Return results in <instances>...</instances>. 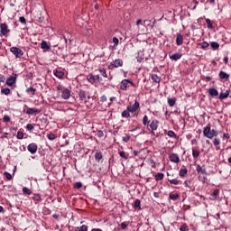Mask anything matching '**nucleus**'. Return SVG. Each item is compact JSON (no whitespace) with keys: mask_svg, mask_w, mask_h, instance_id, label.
<instances>
[{"mask_svg":"<svg viewBox=\"0 0 231 231\" xmlns=\"http://www.w3.org/2000/svg\"><path fill=\"white\" fill-rule=\"evenodd\" d=\"M54 75H55L56 77H58V79H62V77H64V72L56 70V72L54 73Z\"/></svg>","mask_w":231,"mask_h":231,"instance_id":"393cba45","label":"nucleus"},{"mask_svg":"<svg viewBox=\"0 0 231 231\" xmlns=\"http://www.w3.org/2000/svg\"><path fill=\"white\" fill-rule=\"evenodd\" d=\"M168 136H170V138H176V134L174 133V131H169Z\"/></svg>","mask_w":231,"mask_h":231,"instance_id":"e433bc0d","label":"nucleus"},{"mask_svg":"<svg viewBox=\"0 0 231 231\" xmlns=\"http://www.w3.org/2000/svg\"><path fill=\"white\" fill-rule=\"evenodd\" d=\"M4 122H10V116H4Z\"/></svg>","mask_w":231,"mask_h":231,"instance_id":"5fc2aeb1","label":"nucleus"},{"mask_svg":"<svg viewBox=\"0 0 231 231\" xmlns=\"http://www.w3.org/2000/svg\"><path fill=\"white\" fill-rule=\"evenodd\" d=\"M79 97L80 100H82V101L86 100V91L79 90Z\"/></svg>","mask_w":231,"mask_h":231,"instance_id":"a211bd4d","label":"nucleus"},{"mask_svg":"<svg viewBox=\"0 0 231 231\" xmlns=\"http://www.w3.org/2000/svg\"><path fill=\"white\" fill-rule=\"evenodd\" d=\"M0 33L2 36H5L6 33H8V25H6V23H1Z\"/></svg>","mask_w":231,"mask_h":231,"instance_id":"423d86ee","label":"nucleus"},{"mask_svg":"<svg viewBox=\"0 0 231 231\" xmlns=\"http://www.w3.org/2000/svg\"><path fill=\"white\" fill-rule=\"evenodd\" d=\"M6 80V78H5L3 75L0 74V82H5Z\"/></svg>","mask_w":231,"mask_h":231,"instance_id":"4d7b16f0","label":"nucleus"},{"mask_svg":"<svg viewBox=\"0 0 231 231\" xmlns=\"http://www.w3.org/2000/svg\"><path fill=\"white\" fill-rule=\"evenodd\" d=\"M120 226H121L122 230H125V228H127V224L121 223Z\"/></svg>","mask_w":231,"mask_h":231,"instance_id":"864d4df0","label":"nucleus"},{"mask_svg":"<svg viewBox=\"0 0 231 231\" xmlns=\"http://www.w3.org/2000/svg\"><path fill=\"white\" fill-rule=\"evenodd\" d=\"M169 181L172 185H178V183H180V181L178 180H176V179L169 180Z\"/></svg>","mask_w":231,"mask_h":231,"instance_id":"58836bf2","label":"nucleus"},{"mask_svg":"<svg viewBox=\"0 0 231 231\" xmlns=\"http://www.w3.org/2000/svg\"><path fill=\"white\" fill-rule=\"evenodd\" d=\"M180 231H187V224L182 225V226L180 227Z\"/></svg>","mask_w":231,"mask_h":231,"instance_id":"09e8293b","label":"nucleus"},{"mask_svg":"<svg viewBox=\"0 0 231 231\" xmlns=\"http://www.w3.org/2000/svg\"><path fill=\"white\" fill-rule=\"evenodd\" d=\"M134 207L135 208H138L139 210L142 209V207L140 206V199H135L134 202Z\"/></svg>","mask_w":231,"mask_h":231,"instance_id":"4be33fe9","label":"nucleus"},{"mask_svg":"<svg viewBox=\"0 0 231 231\" xmlns=\"http://www.w3.org/2000/svg\"><path fill=\"white\" fill-rule=\"evenodd\" d=\"M178 198H180V194H178V193L170 194V199L176 200V199H178Z\"/></svg>","mask_w":231,"mask_h":231,"instance_id":"c85d7f7f","label":"nucleus"},{"mask_svg":"<svg viewBox=\"0 0 231 231\" xmlns=\"http://www.w3.org/2000/svg\"><path fill=\"white\" fill-rule=\"evenodd\" d=\"M140 24H142V19L136 21V26H140Z\"/></svg>","mask_w":231,"mask_h":231,"instance_id":"680f3d73","label":"nucleus"},{"mask_svg":"<svg viewBox=\"0 0 231 231\" xmlns=\"http://www.w3.org/2000/svg\"><path fill=\"white\" fill-rule=\"evenodd\" d=\"M219 77H220V79H228L230 75L226 74L225 71H220Z\"/></svg>","mask_w":231,"mask_h":231,"instance_id":"412c9836","label":"nucleus"},{"mask_svg":"<svg viewBox=\"0 0 231 231\" xmlns=\"http://www.w3.org/2000/svg\"><path fill=\"white\" fill-rule=\"evenodd\" d=\"M206 23H207V24H208V28L212 29V22L210 21V19H207V20H206Z\"/></svg>","mask_w":231,"mask_h":231,"instance_id":"37998d69","label":"nucleus"},{"mask_svg":"<svg viewBox=\"0 0 231 231\" xmlns=\"http://www.w3.org/2000/svg\"><path fill=\"white\" fill-rule=\"evenodd\" d=\"M223 137L224 138H226L228 140V138H230V135L228 134H223Z\"/></svg>","mask_w":231,"mask_h":231,"instance_id":"69168bd1","label":"nucleus"},{"mask_svg":"<svg viewBox=\"0 0 231 231\" xmlns=\"http://www.w3.org/2000/svg\"><path fill=\"white\" fill-rule=\"evenodd\" d=\"M17 138H18V140H23V138H24V134H23V132H21V131H18Z\"/></svg>","mask_w":231,"mask_h":231,"instance_id":"2f4dec72","label":"nucleus"},{"mask_svg":"<svg viewBox=\"0 0 231 231\" xmlns=\"http://www.w3.org/2000/svg\"><path fill=\"white\" fill-rule=\"evenodd\" d=\"M19 21L22 23V24H26V18H24V16L20 17Z\"/></svg>","mask_w":231,"mask_h":231,"instance_id":"c03bdc74","label":"nucleus"},{"mask_svg":"<svg viewBox=\"0 0 231 231\" xmlns=\"http://www.w3.org/2000/svg\"><path fill=\"white\" fill-rule=\"evenodd\" d=\"M211 48H213V50H217L219 48V43L216 42H211Z\"/></svg>","mask_w":231,"mask_h":231,"instance_id":"7c9ffc66","label":"nucleus"},{"mask_svg":"<svg viewBox=\"0 0 231 231\" xmlns=\"http://www.w3.org/2000/svg\"><path fill=\"white\" fill-rule=\"evenodd\" d=\"M95 159H96L97 162H100V160H102V152H96V154H95Z\"/></svg>","mask_w":231,"mask_h":231,"instance_id":"bb28decb","label":"nucleus"},{"mask_svg":"<svg viewBox=\"0 0 231 231\" xmlns=\"http://www.w3.org/2000/svg\"><path fill=\"white\" fill-rule=\"evenodd\" d=\"M176 43H177V46H181V44H183V36L181 34H179L177 36Z\"/></svg>","mask_w":231,"mask_h":231,"instance_id":"4468645a","label":"nucleus"},{"mask_svg":"<svg viewBox=\"0 0 231 231\" xmlns=\"http://www.w3.org/2000/svg\"><path fill=\"white\" fill-rule=\"evenodd\" d=\"M15 77L14 76H10L7 80H6V85L7 86H14V84H15Z\"/></svg>","mask_w":231,"mask_h":231,"instance_id":"9b49d317","label":"nucleus"},{"mask_svg":"<svg viewBox=\"0 0 231 231\" xmlns=\"http://www.w3.org/2000/svg\"><path fill=\"white\" fill-rule=\"evenodd\" d=\"M170 59H171V60H179V59H181V54L174 53L173 55L170 56Z\"/></svg>","mask_w":231,"mask_h":231,"instance_id":"f3484780","label":"nucleus"},{"mask_svg":"<svg viewBox=\"0 0 231 231\" xmlns=\"http://www.w3.org/2000/svg\"><path fill=\"white\" fill-rule=\"evenodd\" d=\"M144 24H148V26H151V20H144L143 21Z\"/></svg>","mask_w":231,"mask_h":231,"instance_id":"052dcab7","label":"nucleus"},{"mask_svg":"<svg viewBox=\"0 0 231 231\" xmlns=\"http://www.w3.org/2000/svg\"><path fill=\"white\" fill-rule=\"evenodd\" d=\"M35 199H36V201H41V196H39V195L35 196Z\"/></svg>","mask_w":231,"mask_h":231,"instance_id":"338daca9","label":"nucleus"},{"mask_svg":"<svg viewBox=\"0 0 231 231\" xmlns=\"http://www.w3.org/2000/svg\"><path fill=\"white\" fill-rule=\"evenodd\" d=\"M124 66V61L120 59H117L110 63L108 69H115V68H122Z\"/></svg>","mask_w":231,"mask_h":231,"instance_id":"f03ea898","label":"nucleus"},{"mask_svg":"<svg viewBox=\"0 0 231 231\" xmlns=\"http://www.w3.org/2000/svg\"><path fill=\"white\" fill-rule=\"evenodd\" d=\"M192 154L194 158H198V156H199V151L198 150H193L192 151Z\"/></svg>","mask_w":231,"mask_h":231,"instance_id":"4c0bfd02","label":"nucleus"},{"mask_svg":"<svg viewBox=\"0 0 231 231\" xmlns=\"http://www.w3.org/2000/svg\"><path fill=\"white\" fill-rule=\"evenodd\" d=\"M1 93L3 95H10V88H2Z\"/></svg>","mask_w":231,"mask_h":231,"instance_id":"72a5a7b5","label":"nucleus"},{"mask_svg":"<svg viewBox=\"0 0 231 231\" xmlns=\"http://www.w3.org/2000/svg\"><path fill=\"white\" fill-rule=\"evenodd\" d=\"M224 62H226V64L228 63V57H225V58H224Z\"/></svg>","mask_w":231,"mask_h":231,"instance_id":"774afa93","label":"nucleus"},{"mask_svg":"<svg viewBox=\"0 0 231 231\" xmlns=\"http://www.w3.org/2000/svg\"><path fill=\"white\" fill-rule=\"evenodd\" d=\"M27 115H39V113H41V110L37 109V108H28L26 110Z\"/></svg>","mask_w":231,"mask_h":231,"instance_id":"1a4fd4ad","label":"nucleus"},{"mask_svg":"<svg viewBox=\"0 0 231 231\" xmlns=\"http://www.w3.org/2000/svg\"><path fill=\"white\" fill-rule=\"evenodd\" d=\"M152 80H153V82H156L158 84V83H160L161 79H160V77H158V75L153 74V75H152Z\"/></svg>","mask_w":231,"mask_h":231,"instance_id":"5701e85b","label":"nucleus"},{"mask_svg":"<svg viewBox=\"0 0 231 231\" xmlns=\"http://www.w3.org/2000/svg\"><path fill=\"white\" fill-rule=\"evenodd\" d=\"M119 155L121 156V158H124L125 160H127V157L125 156V152H120Z\"/></svg>","mask_w":231,"mask_h":231,"instance_id":"8fccbe9b","label":"nucleus"},{"mask_svg":"<svg viewBox=\"0 0 231 231\" xmlns=\"http://www.w3.org/2000/svg\"><path fill=\"white\" fill-rule=\"evenodd\" d=\"M229 95H230V91L226 90L225 93H220L218 98L219 100H225V98H228Z\"/></svg>","mask_w":231,"mask_h":231,"instance_id":"ddd939ff","label":"nucleus"},{"mask_svg":"<svg viewBox=\"0 0 231 231\" xmlns=\"http://www.w3.org/2000/svg\"><path fill=\"white\" fill-rule=\"evenodd\" d=\"M113 42H114L115 46H118V42H119L118 38L114 37L113 38Z\"/></svg>","mask_w":231,"mask_h":231,"instance_id":"de8ad7c7","label":"nucleus"},{"mask_svg":"<svg viewBox=\"0 0 231 231\" xmlns=\"http://www.w3.org/2000/svg\"><path fill=\"white\" fill-rule=\"evenodd\" d=\"M208 95L209 97H217V95H219V92H217V89L214 88H210L208 89Z\"/></svg>","mask_w":231,"mask_h":231,"instance_id":"9d476101","label":"nucleus"},{"mask_svg":"<svg viewBox=\"0 0 231 231\" xmlns=\"http://www.w3.org/2000/svg\"><path fill=\"white\" fill-rule=\"evenodd\" d=\"M185 174H187V169H181L180 171V178H183V176H185Z\"/></svg>","mask_w":231,"mask_h":231,"instance_id":"c9c22d12","label":"nucleus"},{"mask_svg":"<svg viewBox=\"0 0 231 231\" xmlns=\"http://www.w3.org/2000/svg\"><path fill=\"white\" fill-rule=\"evenodd\" d=\"M203 134H204V136H206V138L212 139L214 138V136L217 135V131L211 130L210 125H208L207 127L204 129Z\"/></svg>","mask_w":231,"mask_h":231,"instance_id":"f257e3e1","label":"nucleus"},{"mask_svg":"<svg viewBox=\"0 0 231 231\" xmlns=\"http://www.w3.org/2000/svg\"><path fill=\"white\" fill-rule=\"evenodd\" d=\"M130 112H129V110H125V111H123V113H122V116L124 117V118H129V116H130V114H129Z\"/></svg>","mask_w":231,"mask_h":231,"instance_id":"cd10ccee","label":"nucleus"},{"mask_svg":"<svg viewBox=\"0 0 231 231\" xmlns=\"http://www.w3.org/2000/svg\"><path fill=\"white\" fill-rule=\"evenodd\" d=\"M131 137L129 136V135H127V136H125V137H123V141L124 142H129V139H130Z\"/></svg>","mask_w":231,"mask_h":231,"instance_id":"13d9d810","label":"nucleus"},{"mask_svg":"<svg viewBox=\"0 0 231 231\" xmlns=\"http://www.w3.org/2000/svg\"><path fill=\"white\" fill-rule=\"evenodd\" d=\"M100 73H102L103 77H107V74L106 73V69H100Z\"/></svg>","mask_w":231,"mask_h":231,"instance_id":"6e6d98bb","label":"nucleus"},{"mask_svg":"<svg viewBox=\"0 0 231 231\" xmlns=\"http://www.w3.org/2000/svg\"><path fill=\"white\" fill-rule=\"evenodd\" d=\"M202 48H208V42H204L202 43Z\"/></svg>","mask_w":231,"mask_h":231,"instance_id":"bf43d9fd","label":"nucleus"},{"mask_svg":"<svg viewBox=\"0 0 231 231\" xmlns=\"http://www.w3.org/2000/svg\"><path fill=\"white\" fill-rule=\"evenodd\" d=\"M168 104H169L170 107H174V104H176V99H174V98L168 99Z\"/></svg>","mask_w":231,"mask_h":231,"instance_id":"b1692460","label":"nucleus"},{"mask_svg":"<svg viewBox=\"0 0 231 231\" xmlns=\"http://www.w3.org/2000/svg\"><path fill=\"white\" fill-rule=\"evenodd\" d=\"M76 231H88V226H81L80 227H78Z\"/></svg>","mask_w":231,"mask_h":231,"instance_id":"473e14b6","label":"nucleus"},{"mask_svg":"<svg viewBox=\"0 0 231 231\" xmlns=\"http://www.w3.org/2000/svg\"><path fill=\"white\" fill-rule=\"evenodd\" d=\"M41 46L42 50H50V46L48 45V42L46 41H42Z\"/></svg>","mask_w":231,"mask_h":231,"instance_id":"6ab92c4d","label":"nucleus"},{"mask_svg":"<svg viewBox=\"0 0 231 231\" xmlns=\"http://www.w3.org/2000/svg\"><path fill=\"white\" fill-rule=\"evenodd\" d=\"M97 136L102 138V136H104V132L102 130L97 131Z\"/></svg>","mask_w":231,"mask_h":231,"instance_id":"603ef678","label":"nucleus"},{"mask_svg":"<svg viewBox=\"0 0 231 231\" xmlns=\"http://www.w3.org/2000/svg\"><path fill=\"white\" fill-rule=\"evenodd\" d=\"M11 53L14 54L15 57L19 58V57H23V55H24V52H23V51L17 47H12L10 49Z\"/></svg>","mask_w":231,"mask_h":231,"instance_id":"7ed1b4c3","label":"nucleus"},{"mask_svg":"<svg viewBox=\"0 0 231 231\" xmlns=\"http://www.w3.org/2000/svg\"><path fill=\"white\" fill-rule=\"evenodd\" d=\"M87 79L88 80V82H90V84H95V76H93V74H89L87 77Z\"/></svg>","mask_w":231,"mask_h":231,"instance_id":"aec40b11","label":"nucleus"},{"mask_svg":"<svg viewBox=\"0 0 231 231\" xmlns=\"http://www.w3.org/2000/svg\"><path fill=\"white\" fill-rule=\"evenodd\" d=\"M170 160L173 163H178V162H180V157H178V155L176 153H172V154L170 155Z\"/></svg>","mask_w":231,"mask_h":231,"instance_id":"f8f14e48","label":"nucleus"},{"mask_svg":"<svg viewBox=\"0 0 231 231\" xmlns=\"http://www.w3.org/2000/svg\"><path fill=\"white\" fill-rule=\"evenodd\" d=\"M197 172L199 174H207V171L203 169L199 164L197 165Z\"/></svg>","mask_w":231,"mask_h":231,"instance_id":"dca6fc26","label":"nucleus"},{"mask_svg":"<svg viewBox=\"0 0 231 231\" xmlns=\"http://www.w3.org/2000/svg\"><path fill=\"white\" fill-rule=\"evenodd\" d=\"M156 181H160L161 180H163V173H157L155 175Z\"/></svg>","mask_w":231,"mask_h":231,"instance_id":"a878e982","label":"nucleus"},{"mask_svg":"<svg viewBox=\"0 0 231 231\" xmlns=\"http://www.w3.org/2000/svg\"><path fill=\"white\" fill-rule=\"evenodd\" d=\"M106 100H107V97H106V96H102L101 102H106Z\"/></svg>","mask_w":231,"mask_h":231,"instance_id":"0e129e2a","label":"nucleus"},{"mask_svg":"<svg viewBox=\"0 0 231 231\" xmlns=\"http://www.w3.org/2000/svg\"><path fill=\"white\" fill-rule=\"evenodd\" d=\"M29 152H31L32 154H35V152H37V144L35 143H30L27 147Z\"/></svg>","mask_w":231,"mask_h":231,"instance_id":"6e6552de","label":"nucleus"},{"mask_svg":"<svg viewBox=\"0 0 231 231\" xmlns=\"http://www.w3.org/2000/svg\"><path fill=\"white\" fill-rule=\"evenodd\" d=\"M147 120H148L147 116H144V117L143 119V125H149V122Z\"/></svg>","mask_w":231,"mask_h":231,"instance_id":"ea45409f","label":"nucleus"},{"mask_svg":"<svg viewBox=\"0 0 231 231\" xmlns=\"http://www.w3.org/2000/svg\"><path fill=\"white\" fill-rule=\"evenodd\" d=\"M70 97H71V92L69 91V89L65 88L62 91L61 98H63L64 100H68V98H69Z\"/></svg>","mask_w":231,"mask_h":231,"instance_id":"0eeeda50","label":"nucleus"},{"mask_svg":"<svg viewBox=\"0 0 231 231\" xmlns=\"http://www.w3.org/2000/svg\"><path fill=\"white\" fill-rule=\"evenodd\" d=\"M82 188V183L81 182H76L74 184V189H81Z\"/></svg>","mask_w":231,"mask_h":231,"instance_id":"a19ab883","label":"nucleus"},{"mask_svg":"<svg viewBox=\"0 0 231 231\" xmlns=\"http://www.w3.org/2000/svg\"><path fill=\"white\" fill-rule=\"evenodd\" d=\"M4 174L6 180H12V174H10L8 171H5Z\"/></svg>","mask_w":231,"mask_h":231,"instance_id":"79ce46f5","label":"nucleus"},{"mask_svg":"<svg viewBox=\"0 0 231 231\" xmlns=\"http://www.w3.org/2000/svg\"><path fill=\"white\" fill-rule=\"evenodd\" d=\"M218 195H219V189H215V190L213 191V194H212L213 199H216Z\"/></svg>","mask_w":231,"mask_h":231,"instance_id":"f704fd0d","label":"nucleus"},{"mask_svg":"<svg viewBox=\"0 0 231 231\" xmlns=\"http://www.w3.org/2000/svg\"><path fill=\"white\" fill-rule=\"evenodd\" d=\"M48 138H49V140H55L56 136H55L54 134L51 133V134H48Z\"/></svg>","mask_w":231,"mask_h":231,"instance_id":"a18cd8bd","label":"nucleus"},{"mask_svg":"<svg viewBox=\"0 0 231 231\" xmlns=\"http://www.w3.org/2000/svg\"><path fill=\"white\" fill-rule=\"evenodd\" d=\"M26 129H27V131H32V129H33V125L28 124L27 126H26Z\"/></svg>","mask_w":231,"mask_h":231,"instance_id":"49530a36","label":"nucleus"},{"mask_svg":"<svg viewBox=\"0 0 231 231\" xmlns=\"http://www.w3.org/2000/svg\"><path fill=\"white\" fill-rule=\"evenodd\" d=\"M214 145H219V140L214 139Z\"/></svg>","mask_w":231,"mask_h":231,"instance_id":"e2e57ef3","label":"nucleus"},{"mask_svg":"<svg viewBox=\"0 0 231 231\" xmlns=\"http://www.w3.org/2000/svg\"><path fill=\"white\" fill-rule=\"evenodd\" d=\"M27 91L30 92V93H32V95H35V88H29L27 89Z\"/></svg>","mask_w":231,"mask_h":231,"instance_id":"3c124183","label":"nucleus"},{"mask_svg":"<svg viewBox=\"0 0 231 231\" xmlns=\"http://www.w3.org/2000/svg\"><path fill=\"white\" fill-rule=\"evenodd\" d=\"M158 124H159L158 121H152L150 124V127H151L152 131H156V129H158Z\"/></svg>","mask_w":231,"mask_h":231,"instance_id":"2eb2a0df","label":"nucleus"},{"mask_svg":"<svg viewBox=\"0 0 231 231\" xmlns=\"http://www.w3.org/2000/svg\"><path fill=\"white\" fill-rule=\"evenodd\" d=\"M127 84H131L132 86H134V83H133L132 81L128 79H123L121 82L120 89H122L123 91H125V89H127Z\"/></svg>","mask_w":231,"mask_h":231,"instance_id":"39448f33","label":"nucleus"},{"mask_svg":"<svg viewBox=\"0 0 231 231\" xmlns=\"http://www.w3.org/2000/svg\"><path fill=\"white\" fill-rule=\"evenodd\" d=\"M139 107H140V103L137 100H135L133 106H130L127 107V111H129L130 113H135V111H137Z\"/></svg>","mask_w":231,"mask_h":231,"instance_id":"20e7f679","label":"nucleus"},{"mask_svg":"<svg viewBox=\"0 0 231 231\" xmlns=\"http://www.w3.org/2000/svg\"><path fill=\"white\" fill-rule=\"evenodd\" d=\"M23 194H27L28 196H30V194H32V190H30V189L24 187L23 188Z\"/></svg>","mask_w":231,"mask_h":231,"instance_id":"c756f323","label":"nucleus"}]
</instances>
